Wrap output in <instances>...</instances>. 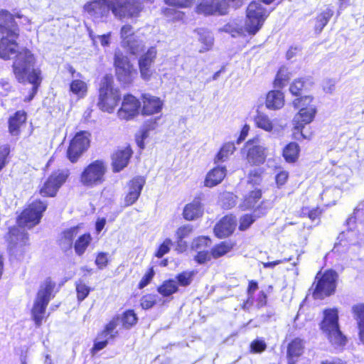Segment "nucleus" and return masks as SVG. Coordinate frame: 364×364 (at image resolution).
<instances>
[{
  "label": "nucleus",
  "instance_id": "0eeeda50",
  "mask_svg": "<svg viewBox=\"0 0 364 364\" xmlns=\"http://www.w3.org/2000/svg\"><path fill=\"white\" fill-rule=\"evenodd\" d=\"M114 66L117 80L124 85L132 83L138 75L137 70L120 50L114 53Z\"/></svg>",
  "mask_w": 364,
  "mask_h": 364
},
{
  "label": "nucleus",
  "instance_id": "39448f33",
  "mask_svg": "<svg viewBox=\"0 0 364 364\" xmlns=\"http://www.w3.org/2000/svg\"><path fill=\"white\" fill-rule=\"evenodd\" d=\"M323 316V319L321 323L323 332L334 346H344L346 340L339 328L338 311L335 309L325 310Z\"/></svg>",
  "mask_w": 364,
  "mask_h": 364
},
{
  "label": "nucleus",
  "instance_id": "2eb2a0df",
  "mask_svg": "<svg viewBox=\"0 0 364 364\" xmlns=\"http://www.w3.org/2000/svg\"><path fill=\"white\" fill-rule=\"evenodd\" d=\"M114 15L120 18L136 17L143 9L140 0H113Z\"/></svg>",
  "mask_w": 364,
  "mask_h": 364
},
{
  "label": "nucleus",
  "instance_id": "f03ea898",
  "mask_svg": "<svg viewBox=\"0 0 364 364\" xmlns=\"http://www.w3.org/2000/svg\"><path fill=\"white\" fill-rule=\"evenodd\" d=\"M313 97L311 96H304L296 98L292 102L295 109H299L298 113L295 114L293 119L294 135L296 139H307L308 137L303 133L302 129L305 125L310 124L314 119L317 109L315 105L313 104Z\"/></svg>",
  "mask_w": 364,
  "mask_h": 364
},
{
  "label": "nucleus",
  "instance_id": "f257e3e1",
  "mask_svg": "<svg viewBox=\"0 0 364 364\" xmlns=\"http://www.w3.org/2000/svg\"><path fill=\"white\" fill-rule=\"evenodd\" d=\"M16 38L17 37L2 36L0 40V58L9 59L15 56L13 68L16 79L20 82H28L33 85L31 92L25 99L26 101H31L34 97L41 82V72L34 68L35 59L28 49L18 50Z\"/></svg>",
  "mask_w": 364,
  "mask_h": 364
},
{
  "label": "nucleus",
  "instance_id": "9d476101",
  "mask_svg": "<svg viewBox=\"0 0 364 364\" xmlns=\"http://www.w3.org/2000/svg\"><path fill=\"white\" fill-rule=\"evenodd\" d=\"M46 201L35 200L26 208L18 218L19 227L31 228L39 223L43 213L46 210Z\"/></svg>",
  "mask_w": 364,
  "mask_h": 364
},
{
  "label": "nucleus",
  "instance_id": "3c124183",
  "mask_svg": "<svg viewBox=\"0 0 364 364\" xmlns=\"http://www.w3.org/2000/svg\"><path fill=\"white\" fill-rule=\"evenodd\" d=\"M263 171L260 168L252 169L248 176V183L255 185H259L262 181Z\"/></svg>",
  "mask_w": 364,
  "mask_h": 364
},
{
  "label": "nucleus",
  "instance_id": "cd10ccee",
  "mask_svg": "<svg viewBox=\"0 0 364 364\" xmlns=\"http://www.w3.org/2000/svg\"><path fill=\"white\" fill-rule=\"evenodd\" d=\"M198 36V41L200 43L199 53H203L210 50L214 45L213 34L208 29L200 28L195 30Z\"/></svg>",
  "mask_w": 364,
  "mask_h": 364
},
{
  "label": "nucleus",
  "instance_id": "bf43d9fd",
  "mask_svg": "<svg viewBox=\"0 0 364 364\" xmlns=\"http://www.w3.org/2000/svg\"><path fill=\"white\" fill-rule=\"evenodd\" d=\"M255 218L252 215L246 214L242 216L240 219L239 229L240 230H245L255 222Z\"/></svg>",
  "mask_w": 364,
  "mask_h": 364
},
{
  "label": "nucleus",
  "instance_id": "774afa93",
  "mask_svg": "<svg viewBox=\"0 0 364 364\" xmlns=\"http://www.w3.org/2000/svg\"><path fill=\"white\" fill-rule=\"evenodd\" d=\"M136 36L133 33V28L129 25H125L121 28V38L122 42H124L125 39H130L132 37Z\"/></svg>",
  "mask_w": 364,
  "mask_h": 364
},
{
  "label": "nucleus",
  "instance_id": "de8ad7c7",
  "mask_svg": "<svg viewBox=\"0 0 364 364\" xmlns=\"http://www.w3.org/2000/svg\"><path fill=\"white\" fill-rule=\"evenodd\" d=\"M289 79L287 69L282 68L278 71L274 80V86L277 87H283Z\"/></svg>",
  "mask_w": 364,
  "mask_h": 364
},
{
  "label": "nucleus",
  "instance_id": "7ed1b4c3",
  "mask_svg": "<svg viewBox=\"0 0 364 364\" xmlns=\"http://www.w3.org/2000/svg\"><path fill=\"white\" fill-rule=\"evenodd\" d=\"M120 92L114 87L111 75H105L100 83L97 106L103 112L111 113L120 100Z\"/></svg>",
  "mask_w": 364,
  "mask_h": 364
},
{
  "label": "nucleus",
  "instance_id": "2f4dec72",
  "mask_svg": "<svg viewBox=\"0 0 364 364\" xmlns=\"http://www.w3.org/2000/svg\"><path fill=\"white\" fill-rule=\"evenodd\" d=\"M80 234V227L75 226L65 230L60 239V245L64 250H70L73 244L74 239Z\"/></svg>",
  "mask_w": 364,
  "mask_h": 364
},
{
  "label": "nucleus",
  "instance_id": "e2e57ef3",
  "mask_svg": "<svg viewBox=\"0 0 364 364\" xmlns=\"http://www.w3.org/2000/svg\"><path fill=\"white\" fill-rule=\"evenodd\" d=\"M119 318H114L106 325L105 329L106 330V332L109 333V337L114 338L117 336V331H116V328L119 324Z\"/></svg>",
  "mask_w": 364,
  "mask_h": 364
},
{
  "label": "nucleus",
  "instance_id": "680f3d73",
  "mask_svg": "<svg viewBox=\"0 0 364 364\" xmlns=\"http://www.w3.org/2000/svg\"><path fill=\"white\" fill-rule=\"evenodd\" d=\"M108 261V254L106 252H100L96 257L95 264L100 269H102L107 267Z\"/></svg>",
  "mask_w": 364,
  "mask_h": 364
},
{
  "label": "nucleus",
  "instance_id": "dca6fc26",
  "mask_svg": "<svg viewBox=\"0 0 364 364\" xmlns=\"http://www.w3.org/2000/svg\"><path fill=\"white\" fill-rule=\"evenodd\" d=\"M68 176V170H58L53 172L41 189V194L43 196H55L58 189L65 182Z\"/></svg>",
  "mask_w": 364,
  "mask_h": 364
},
{
  "label": "nucleus",
  "instance_id": "ea45409f",
  "mask_svg": "<svg viewBox=\"0 0 364 364\" xmlns=\"http://www.w3.org/2000/svg\"><path fill=\"white\" fill-rule=\"evenodd\" d=\"M235 146L234 143L228 142L223 145L220 151L215 157V164L227 161L229 157L234 153Z\"/></svg>",
  "mask_w": 364,
  "mask_h": 364
},
{
  "label": "nucleus",
  "instance_id": "37998d69",
  "mask_svg": "<svg viewBox=\"0 0 364 364\" xmlns=\"http://www.w3.org/2000/svg\"><path fill=\"white\" fill-rule=\"evenodd\" d=\"M157 290L162 296H169L178 291V286L174 280H167L159 287Z\"/></svg>",
  "mask_w": 364,
  "mask_h": 364
},
{
  "label": "nucleus",
  "instance_id": "49530a36",
  "mask_svg": "<svg viewBox=\"0 0 364 364\" xmlns=\"http://www.w3.org/2000/svg\"><path fill=\"white\" fill-rule=\"evenodd\" d=\"M137 317L133 310H128L125 311L121 318L122 325L126 328H129L136 324Z\"/></svg>",
  "mask_w": 364,
  "mask_h": 364
},
{
  "label": "nucleus",
  "instance_id": "473e14b6",
  "mask_svg": "<svg viewBox=\"0 0 364 364\" xmlns=\"http://www.w3.org/2000/svg\"><path fill=\"white\" fill-rule=\"evenodd\" d=\"M203 214V208L198 199L193 200L191 203L187 204L183 209V215L186 220H193Z\"/></svg>",
  "mask_w": 364,
  "mask_h": 364
},
{
  "label": "nucleus",
  "instance_id": "c03bdc74",
  "mask_svg": "<svg viewBox=\"0 0 364 364\" xmlns=\"http://www.w3.org/2000/svg\"><path fill=\"white\" fill-rule=\"evenodd\" d=\"M233 247V245L230 242H222L218 245H215L211 251V255L214 258H218L223 255H225L226 253L230 252Z\"/></svg>",
  "mask_w": 364,
  "mask_h": 364
},
{
  "label": "nucleus",
  "instance_id": "a878e982",
  "mask_svg": "<svg viewBox=\"0 0 364 364\" xmlns=\"http://www.w3.org/2000/svg\"><path fill=\"white\" fill-rule=\"evenodd\" d=\"M220 31L230 33L232 37L245 36L248 33L247 23L242 18H235L230 20L223 28L219 29Z\"/></svg>",
  "mask_w": 364,
  "mask_h": 364
},
{
  "label": "nucleus",
  "instance_id": "20e7f679",
  "mask_svg": "<svg viewBox=\"0 0 364 364\" xmlns=\"http://www.w3.org/2000/svg\"><path fill=\"white\" fill-rule=\"evenodd\" d=\"M55 287V283L50 278L46 279L41 285L31 309L32 318L36 326H40L42 324L45 318L46 307L51 298L54 296L53 291Z\"/></svg>",
  "mask_w": 364,
  "mask_h": 364
},
{
  "label": "nucleus",
  "instance_id": "13d9d810",
  "mask_svg": "<svg viewBox=\"0 0 364 364\" xmlns=\"http://www.w3.org/2000/svg\"><path fill=\"white\" fill-rule=\"evenodd\" d=\"M236 204V196L231 193H226L222 197V205L224 208H231Z\"/></svg>",
  "mask_w": 364,
  "mask_h": 364
},
{
  "label": "nucleus",
  "instance_id": "5fc2aeb1",
  "mask_svg": "<svg viewBox=\"0 0 364 364\" xmlns=\"http://www.w3.org/2000/svg\"><path fill=\"white\" fill-rule=\"evenodd\" d=\"M195 275L193 271L191 272H183L177 275L176 279L178 283L183 287H187L192 282L193 277Z\"/></svg>",
  "mask_w": 364,
  "mask_h": 364
},
{
  "label": "nucleus",
  "instance_id": "69168bd1",
  "mask_svg": "<svg viewBox=\"0 0 364 364\" xmlns=\"http://www.w3.org/2000/svg\"><path fill=\"white\" fill-rule=\"evenodd\" d=\"M10 148L8 145L0 146V171L3 168L6 163V157L9 154Z\"/></svg>",
  "mask_w": 364,
  "mask_h": 364
},
{
  "label": "nucleus",
  "instance_id": "b1692460",
  "mask_svg": "<svg viewBox=\"0 0 364 364\" xmlns=\"http://www.w3.org/2000/svg\"><path fill=\"white\" fill-rule=\"evenodd\" d=\"M143 103L141 113L144 115H151L161 112L163 107V102L158 97L153 96L149 93L141 95Z\"/></svg>",
  "mask_w": 364,
  "mask_h": 364
},
{
  "label": "nucleus",
  "instance_id": "58836bf2",
  "mask_svg": "<svg viewBox=\"0 0 364 364\" xmlns=\"http://www.w3.org/2000/svg\"><path fill=\"white\" fill-rule=\"evenodd\" d=\"M304 342L299 338H295L288 346L287 356L290 360L299 357L303 353Z\"/></svg>",
  "mask_w": 364,
  "mask_h": 364
},
{
  "label": "nucleus",
  "instance_id": "9b49d317",
  "mask_svg": "<svg viewBox=\"0 0 364 364\" xmlns=\"http://www.w3.org/2000/svg\"><path fill=\"white\" fill-rule=\"evenodd\" d=\"M46 201L35 200L26 208L18 218L19 227L31 228L39 223L43 213L46 210Z\"/></svg>",
  "mask_w": 364,
  "mask_h": 364
},
{
  "label": "nucleus",
  "instance_id": "f3484780",
  "mask_svg": "<svg viewBox=\"0 0 364 364\" xmlns=\"http://www.w3.org/2000/svg\"><path fill=\"white\" fill-rule=\"evenodd\" d=\"M156 54L157 50L156 48L151 47L139 58L138 64L140 75L144 80H150L154 73L153 65L156 58Z\"/></svg>",
  "mask_w": 364,
  "mask_h": 364
},
{
  "label": "nucleus",
  "instance_id": "72a5a7b5",
  "mask_svg": "<svg viewBox=\"0 0 364 364\" xmlns=\"http://www.w3.org/2000/svg\"><path fill=\"white\" fill-rule=\"evenodd\" d=\"M122 46L129 53L136 55L144 48V43L137 36L132 37L130 39H125L121 42Z\"/></svg>",
  "mask_w": 364,
  "mask_h": 364
},
{
  "label": "nucleus",
  "instance_id": "5701e85b",
  "mask_svg": "<svg viewBox=\"0 0 364 364\" xmlns=\"http://www.w3.org/2000/svg\"><path fill=\"white\" fill-rule=\"evenodd\" d=\"M0 33L3 36L18 37V29L14 16L6 11H0Z\"/></svg>",
  "mask_w": 364,
  "mask_h": 364
},
{
  "label": "nucleus",
  "instance_id": "f8f14e48",
  "mask_svg": "<svg viewBox=\"0 0 364 364\" xmlns=\"http://www.w3.org/2000/svg\"><path fill=\"white\" fill-rule=\"evenodd\" d=\"M8 240L11 254L18 259L28 250V234L20 228H13L9 230Z\"/></svg>",
  "mask_w": 364,
  "mask_h": 364
},
{
  "label": "nucleus",
  "instance_id": "6ab92c4d",
  "mask_svg": "<svg viewBox=\"0 0 364 364\" xmlns=\"http://www.w3.org/2000/svg\"><path fill=\"white\" fill-rule=\"evenodd\" d=\"M141 102L132 95L124 97L121 108L117 115L119 119L130 120L139 114Z\"/></svg>",
  "mask_w": 364,
  "mask_h": 364
},
{
  "label": "nucleus",
  "instance_id": "4d7b16f0",
  "mask_svg": "<svg viewBox=\"0 0 364 364\" xmlns=\"http://www.w3.org/2000/svg\"><path fill=\"white\" fill-rule=\"evenodd\" d=\"M305 87V81L303 78L296 79L290 85L289 91L293 95H299Z\"/></svg>",
  "mask_w": 364,
  "mask_h": 364
},
{
  "label": "nucleus",
  "instance_id": "f704fd0d",
  "mask_svg": "<svg viewBox=\"0 0 364 364\" xmlns=\"http://www.w3.org/2000/svg\"><path fill=\"white\" fill-rule=\"evenodd\" d=\"M353 317L357 321L360 341L364 344V304H357L352 308Z\"/></svg>",
  "mask_w": 364,
  "mask_h": 364
},
{
  "label": "nucleus",
  "instance_id": "ddd939ff",
  "mask_svg": "<svg viewBox=\"0 0 364 364\" xmlns=\"http://www.w3.org/2000/svg\"><path fill=\"white\" fill-rule=\"evenodd\" d=\"M242 0H203L196 7L198 14L212 15L215 13L225 14L229 6H240Z\"/></svg>",
  "mask_w": 364,
  "mask_h": 364
},
{
  "label": "nucleus",
  "instance_id": "0e129e2a",
  "mask_svg": "<svg viewBox=\"0 0 364 364\" xmlns=\"http://www.w3.org/2000/svg\"><path fill=\"white\" fill-rule=\"evenodd\" d=\"M171 245L172 242L170 239L165 240L164 242L160 245L158 251L156 253V256L159 258L162 257L165 254L168 252Z\"/></svg>",
  "mask_w": 364,
  "mask_h": 364
},
{
  "label": "nucleus",
  "instance_id": "79ce46f5",
  "mask_svg": "<svg viewBox=\"0 0 364 364\" xmlns=\"http://www.w3.org/2000/svg\"><path fill=\"white\" fill-rule=\"evenodd\" d=\"M299 153V146L296 143L291 142L286 146L283 151V156L287 161L294 162Z\"/></svg>",
  "mask_w": 364,
  "mask_h": 364
},
{
  "label": "nucleus",
  "instance_id": "aec40b11",
  "mask_svg": "<svg viewBox=\"0 0 364 364\" xmlns=\"http://www.w3.org/2000/svg\"><path fill=\"white\" fill-rule=\"evenodd\" d=\"M247 161L251 165H259L265 161L266 148L259 145L255 140H250L246 143Z\"/></svg>",
  "mask_w": 364,
  "mask_h": 364
},
{
  "label": "nucleus",
  "instance_id": "a211bd4d",
  "mask_svg": "<svg viewBox=\"0 0 364 364\" xmlns=\"http://www.w3.org/2000/svg\"><path fill=\"white\" fill-rule=\"evenodd\" d=\"M113 0H94L87 3L84 9L95 18H102L107 16L109 11L114 14V4Z\"/></svg>",
  "mask_w": 364,
  "mask_h": 364
},
{
  "label": "nucleus",
  "instance_id": "1a4fd4ad",
  "mask_svg": "<svg viewBox=\"0 0 364 364\" xmlns=\"http://www.w3.org/2000/svg\"><path fill=\"white\" fill-rule=\"evenodd\" d=\"M269 13L261 3L251 2L247 9V28L249 35H255L262 27Z\"/></svg>",
  "mask_w": 364,
  "mask_h": 364
},
{
  "label": "nucleus",
  "instance_id": "c756f323",
  "mask_svg": "<svg viewBox=\"0 0 364 364\" xmlns=\"http://www.w3.org/2000/svg\"><path fill=\"white\" fill-rule=\"evenodd\" d=\"M284 105V95L279 90L269 91L266 97L265 105L267 109L277 110L283 107Z\"/></svg>",
  "mask_w": 364,
  "mask_h": 364
},
{
  "label": "nucleus",
  "instance_id": "4be33fe9",
  "mask_svg": "<svg viewBox=\"0 0 364 364\" xmlns=\"http://www.w3.org/2000/svg\"><path fill=\"white\" fill-rule=\"evenodd\" d=\"M146 180L142 176H136L127 183V192L124 197L125 206L134 204L139 198Z\"/></svg>",
  "mask_w": 364,
  "mask_h": 364
},
{
  "label": "nucleus",
  "instance_id": "c85d7f7f",
  "mask_svg": "<svg viewBox=\"0 0 364 364\" xmlns=\"http://www.w3.org/2000/svg\"><path fill=\"white\" fill-rule=\"evenodd\" d=\"M26 114L24 111H18L9 120V131L11 136H18L21 133V127L25 124Z\"/></svg>",
  "mask_w": 364,
  "mask_h": 364
},
{
  "label": "nucleus",
  "instance_id": "c9c22d12",
  "mask_svg": "<svg viewBox=\"0 0 364 364\" xmlns=\"http://www.w3.org/2000/svg\"><path fill=\"white\" fill-rule=\"evenodd\" d=\"M92 240V238L90 233L80 235L73 245L75 254L77 256H82L90 245Z\"/></svg>",
  "mask_w": 364,
  "mask_h": 364
},
{
  "label": "nucleus",
  "instance_id": "8fccbe9b",
  "mask_svg": "<svg viewBox=\"0 0 364 364\" xmlns=\"http://www.w3.org/2000/svg\"><path fill=\"white\" fill-rule=\"evenodd\" d=\"M191 232L192 227L190 225H183L177 230L176 236L179 247H186L185 243L183 242V239L188 236Z\"/></svg>",
  "mask_w": 364,
  "mask_h": 364
},
{
  "label": "nucleus",
  "instance_id": "bb28decb",
  "mask_svg": "<svg viewBox=\"0 0 364 364\" xmlns=\"http://www.w3.org/2000/svg\"><path fill=\"white\" fill-rule=\"evenodd\" d=\"M132 151L129 147L116 151L112 155V168L114 172H119L125 168L132 156Z\"/></svg>",
  "mask_w": 364,
  "mask_h": 364
},
{
  "label": "nucleus",
  "instance_id": "09e8293b",
  "mask_svg": "<svg viewBox=\"0 0 364 364\" xmlns=\"http://www.w3.org/2000/svg\"><path fill=\"white\" fill-rule=\"evenodd\" d=\"M210 245V240L207 237H199L194 240L192 243V249L196 252L206 250Z\"/></svg>",
  "mask_w": 364,
  "mask_h": 364
},
{
  "label": "nucleus",
  "instance_id": "a19ab883",
  "mask_svg": "<svg viewBox=\"0 0 364 364\" xmlns=\"http://www.w3.org/2000/svg\"><path fill=\"white\" fill-rule=\"evenodd\" d=\"M262 193L259 189H255L251 191L244 199L241 206L243 209H250L255 207L259 200L261 198Z\"/></svg>",
  "mask_w": 364,
  "mask_h": 364
},
{
  "label": "nucleus",
  "instance_id": "052dcab7",
  "mask_svg": "<svg viewBox=\"0 0 364 364\" xmlns=\"http://www.w3.org/2000/svg\"><path fill=\"white\" fill-rule=\"evenodd\" d=\"M195 0H164V2L170 6H177L179 8L190 7Z\"/></svg>",
  "mask_w": 364,
  "mask_h": 364
},
{
  "label": "nucleus",
  "instance_id": "423d86ee",
  "mask_svg": "<svg viewBox=\"0 0 364 364\" xmlns=\"http://www.w3.org/2000/svg\"><path fill=\"white\" fill-rule=\"evenodd\" d=\"M107 171V166L104 161H94L83 169L80 176V182L88 188L98 186L105 181Z\"/></svg>",
  "mask_w": 364,
  "mask_h": 364
},
{
  "label": "nucleus",
  "instance_id": "a18cd8bd",
  "mask_svg": "<svg viewBox=\"0 0 364 364\" xmlns=\"http://www.w3.org/2000/svg\"><path fill=\"white\" fill-rule=\"evenodd\" d=\"M156 127V119L147 121L145 123L144 128L141 130V139H136L137 144L140 148H144L143 140L148 137V132L155 129Z\"/></svg>",
  "mask_w": 364,
  "mask_h": 364
},
{
  "label": "nucleus",
  "instance_id": "4c0bfd02",
  "mask_svg": "<svg viewBox=\"0 0 364 364\" xmlns=\"http://www.w3.org/2000/svg\"><path fill=\"white\" fill-rule=\"evenodd\" d=\"M333 15V11L331 8L327 7L323 10L316 17L315 23V31L321 33L323 28L327 25L329 20Z\"/></svg>",
  "mask_w": 364,
  "mask_h": 364
},
{
  "label": "nucleus",
  "instance_id": "338daca9",
  "mask_svg": "<svg viewBox=\"0 0 364 364\" xmlns=\"http://www.w3.org/2000/svg\"><path fill=\"white\" fill-rule=\"evenodd\" d=\"M251 350L253 353H261L266 349L267 345L262 340H255L251 343Z\"/></svg>",
  "mask_w": 364,
  "mask_h": 364
},
{
  "label": "nucleus",
  "instance_id": "603ef678",
  "mask_svg": "<svg viewBox=\"0 0 364 364\" xmlns=\"http://www.w3.org/2000/svg\"><path fill=\"white\" fill-rule=\"evenodd\" d=\"M162 13L168 21H178L183 18V13L173 8H165Z\"/></svg>",
  "mask_w": 364,
  "mask_h": 364
},
{
  "label": "nucleus",
  "instance_id": "864d4df0",
  "mask_svg": "<svg viewBox=\"0 0 364 364\" xmlns=\"http://www.w3.org/2000/svg\"><path fill=\"white\" fill-rule=\"evenodd\" d=\"M76 291L78 301H82L88 296L90 288L82 281H79L76 283Z\"/></svg>",
  "mask_w": 364,
  "mask_h": 364
},
{
  "label": "nucleus",
  "instance_id": "6e6552de",
  "mask_svg": "<svg viewBox=\"0 0 364 364\" xmlns=\"http://www.w3.org/2000/svg\"><path fill=\"white\" fill-rule=\"evenodd\" d=\"M337 273L333 270L318 272L315 278L316 287L313 292L314 299H323L332 294L336 287Z\"/></svg>",
  "mask_w": 364,
  "mask_h": 364
},
{
  "label": "nucleus",
  "instance_id": "4468645a",
  "mask_svg": "<svg viewBox=\"0 0 364 364\" xmlns=\"http://www.w3.org/2000/svg\"><path fill=\"white\" fill-rule=\"evenodd\" d=\"M90 134L87 132L77 133L70 141L67 150V157L72 163H76L90 146Z\"/></svg>",
  "mask_w": 364,
  "mask_h": 364
},
{
  "label": "nucleus",
  "instance_id": "6e6d98bb",
  "mask_svg": "<svg viewBox=\"0 0 364 364\" xmlns=\"http://www.w3.org/2000/svg\"><path fill=\"white\" fill-rule=\"evenodd\" d=\"M159 296L156 294H146L141 299V306L144 309H151L157 302Z\"/></svg>",
  "mask_w": 364,
  "mask_h": 364
},
{
  "label": "nucleus",
  "instance_id": "7c9ffc66",
  "mask_svg": "<svg viewBox=\"0 0 364 364\" xmlns=\"http://www.w3.org/2000/svg\"><path fill=\"white\" fill-rule=\"evenodd\" d=\"M227 170L225 166H217L209 171L205 180V186L213 187L219 184L226 176Z\"/></svg>",
  "mask_w": 364,
  "mask_h": 364
},
{
  "label": "nucleus",
  "instance_id": "393cba45",
  "mask_svg": "<svg viewBox=\"0 0 364 364\" xmlns=\"http://www.w3.org/2000/svg\"><path fill=\"white\" fill-rule=\"evenodd\" d=\"M237 220L235 216L226 215L215 225L214 232L218 237H226L235 229Z\"/></svg>",
  "mask_w": 364,
  "mask_h": 364
},
{
  "label": "nucleus",
  "instance_id": "412c9836",
  "mask_svg": "<svg viewBox=\"0 0 364 364\" xmlns=\"http://www.w3.org/2000/svg\"><path fill=\"white\" fill-rule=\"evenodd\" d=\"M254 122L257 128L272 134H279L284 129L282 125L278 124L276 120H272L267 114L262 112H257Z\"/></svg>",
  "mask_w": 364,
  "mask_h": 364
},
{
  "label": "nucleus",
  "instance_id": "e433bc0d",
  "mask_svg": "<svg viewBox=\"0 0 364 364\" xmlns=\"http://www.w3.org/2000/svg\"><path fill=\"white\" fill-rule=\"evenodd\" d=\"M87 84L80 79H75L70 83V92L78 99L84 98L87 93Z\"/></svg>",
  "mask_w": 364,
  "mask_h": 364
}]
</instances>
